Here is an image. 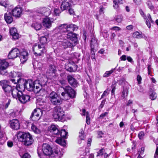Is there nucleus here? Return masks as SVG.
Here are the masks:
<instances>
[{"label": "nucleus", "mask_w": 158, "mask_h": 158, "mask_svg": "<svg viewBox=\"0 0 158 158\" xmlns=\"http://www.w3.org/2000/svg\"><path fill=\"white\" fill-rule=\"evenodd\" d=\"M144 133L143 131L140 132L138 134V136L139 138L141 139H142L144 136Z\"/></svg>", "instance_id": "51"}, {"label": "nucleus", "mask_w": 158, "mask_h": 158, "mask_svg": "<svg viewBox=\"0 0 158 158\" xmlns=\"http://www.w3.org/2000/svg\"><path fill=\"white\" fill-rule=\"evenodd\" d=\"M41 23L42 22L43 25L45 27L49 28L51 26L52 21L49 18H41Z\"/></svg>", "instance_id": "19"}, {"label": "nucleus", "mask_w": 158, "mask_h": 158, "mask_svg": "<svg viewBox=\"0 0 158 158\" xmlns=\"http://www.w3.org/2000/svg\"><path fill=\"white\" fill-rule=\"evenodd\" d=\"M42 114V110L41 109H35L32 113L30 118L33 121H37L40 119Z\"/></svg>", "instance_id": "10"}, {"label": "nucleus", "mask_w": 158, "mask_h": 158, "mask_svg": "<svg viewBox=\"0 0 158 158\" xmlns=\"http://www.w3.org/2000/svg\"><path fill=\"white\" fill-rule=\"evenodd\" d=\"M105 150L103 148L101 149L98 152V154L97 156H102L103 155V153L104 152Z\"/></svg>", "instance_id": "49"}, {"label": "nucleus", "mask_w": 158, "mask_h": 158, "mask_svg": "<svg viewBox=\"0 0 158 158\" xmlns=\"http://www.w3.org/2000/svg\"><path fill=\"white\" fill-rule=\"evenodd\" d=\"M34 84L35 85H40V82L39 80H37L34 81L33 82Z\"/></svg>", "instance_id": "61"}, {"label": "nucleus", "mask_w": 158, "mask_h": 158, "mask_svg": "<svg viewBox=\"0 0 158 158\" xmlns=\"http://www.w3.org/2000/svg\"><path fill=\"white\" fill-rule=\"evenodd\" d=\"M32 50L35 56H41L46 52L45 46L40 44H35L33 46Z\"/></svg>", "instance_id": "8"}, {"label": "nucleus", "mask_w": 158, "mask_h": 158, "mask_svg": "<svg viewBox=\"0 0 158 158\" xmlns=\"http://www.w3.org/2000/svg\"><path fill=\"white\" fill-rule=\"evenodd\" d=\"M61 87L64 90V91L61 93L64 99L67 100L70 98H73L75 97L76 92L70 86L68 85L65 87L61 86Z\"/></svg>", "instance_id": "6"}, {"label": "nucleus", "mask_w": 158, "mask_h": 158, "mask_svg": "<svg viewBox=\"0 0 158 158\" xmlns=\"http://www.w3.org/2000/svg\"><path fill=\"white\" fill-rule=\"evenodd\" d=\"M128 90L126 88H123L121 96L123 98L127 97L128 94Z\"/></svg>", "instance_id": "38"}, {"label": "nucleus", "mask_w": 158, "mask_h": 158, "mask_svg": "<svg viewBox=\"0 0 158 158\" xmlns=\"http://www.w3.org/2000/svg\"><path fill=\"white\" fill-rule=\"evenodd\" d=\"M52 115L55 121H60L64 118V111L61 107L56 106L53 109Z\"/></svg>", "instance_id": "7"}, {"label": "nucleus", "mask_w": 158, "mask_h": 158, "mask_svg": "<svg viewBox=\"0 0 158 158\" xmlns=\"http://www.w3.org/2000/svg\"><path fill=\"white\" fill-rule=\"evenodd\" d=\"M60 134L61 137L66 138L68 135V132H66L64 129H62L60 131H59V133L57 135Z\"/></svg>", "instance_id": "33"}, {"label": "nucleus", "mask_w": 158, "mask_h": 158, "mask_svg": "<svg viewBox=\"0 0 158 158\" xmlns=\"http://www.w3.org/2000/svg\"><path fill=\"white\" fill-rule=\"evenodd\" d=\"M10 35L12 36L14 40L18 39L19 37V35L17 32L16 28L15 27H12L10 30Z\"/></svg>", "instance_id": "22"}, {"label": "nucleus", "mask_w": 158, "mask_h": 158, "mask_svg": "<svg viewBox=\"0 0 158 158\" xmlns=\"http://www.w3.org/2000/svg\"><path fill=\"white\" fill-rule=\"evenodd\" d=\"M139 12L141 15L142 16V17L144 19H147V15H145L143 11L142 10H139Z\"/></svg>", "instance_id": "53"}, {"label": "nucleus", "mask_w": 158, "mask_h": 158, "mask_svg": "<svg viewBox=\"0 0 158 158\" xmlns=\"http://www.w3.org/2000/svg\"><path fill=\"white\" fill-rule=\"evenodd\" d=\"M21 157L22 158H31L30 155L27 153H25Z\"/></svg>", "instance_id": "52"}, {"label": "nucleus", "mask_w": 158, "mask_h": 158, "mask_svg": "<svg viewBox=\"0 0 158 158\" xmlns=\"http://www.w3.org/2000/svg\"><path fill=\"white\" fill-rule=\"evenodd\" d=\"M116 67L115 68L112 69L110 70L109 71H106L104 73L103 75V77H106L110 76L111 74L115 70Z\"/></svg>", "instance_id": "35"}, {"label": "nucleus", "mask_w": 158, "mask_h": 158, "mask_svg": "<svg viewBox=\"0 0 158 158\" xmlns=\"http://www.w3.org/2000/svg\"><path fill=\"white\" fill-rule=\"evenodd\" d=\"M0 5L4 6L5 8L6 7L8 6V4L3 1H1L0 2Z\"/></svg>", "instance_id": "54"}, {"label": "nucleus", "mask_w": 158, "mask_h": 158, "mask_svg": "<svg viewBox=\"0 0 158 158\" xmlns=\"http://www.w3.org/2000/svg\"><path fill=\"white\" fill-rule=\"evenodd\" d=\"M150 98L152 100H155L156 98V93L154 92L152 89L150 90Z\"/></svg>", "instance_id": "34"}, {"label": "nucleus", "mask_w": 158, "mask_h": 158, "mask_svg": "<svg viewBox=\"0 0 158 158\" xmlns=\"http://www.w3.org/2000/svg\"><path fill=\"white\" fill-rule=\"evenodd\" d=\"M4 19L8 23H10L13 21V19L10 12H7L4 15Z\"/></svg>", "instance_id": "24"}, {"label": "nucleus", "mask_w": 158, "mask_h": 158, "mask_svg": "<svg viewBox=\"0 0 158 158\" xmlns=\"http://www.w3.org/2000/svg\"><path fill=\"white\" fill-rule=\"evenodd\" d=\"M147 19L145 20H146V25L149 28H150L151 27L150 22H152V21L151 16L149 14L147 15Z\"/></svg>", "instance_id": "32"}, {"label": "nucleus", "mask_w": 158, "mask_h": 158, "mask_svg": "<svg viewBox=\"0 0 158 158\" xmlns=\"http://www.w3.org/2000/svg\"><path fill=\"white\" fill-rule=\"evenodd\" d=\"M51 103L54 105H60L62 102V99L58 96L50 101Z\"/></svg>", "instance_id": "25"}, {"label": "nucleus", "mask_w": 158, "mask_h": 158, "mask_svg": "<svg viewBox=\"0 0 158 158\" xmlns=\"http://www.w3.org/2000/svg\"><path fill=\"white\" fill-rule=\"evenodd\" d=\"M10 76L12 77H16L18 78H20L22 76V73L20 72H16L15 71H13L10 74Z\"/></svg>", "instance_id": "31"}, {"label": "nucleus", "mask_w": 158, "mask_h": 158, "mask_svg": "<svg viewBox=\"0 0 158 158\" xmlns=\"http://www.w3.org/2000/svg\"><path fill=\"white\" fill-rule=\"evenodd\" d=\"M28 55V53L26 51H23L20 52L18 48H15L10 51L8 57L9 59H13L19 56L21 62L24 63L27 59Z\"/></svg>", "instance_id": "3"}, {"label": "nucleus", "mask_w": 158, "mask_h": 158, "mask_svg": "<svg viewBox=\"0 0 158 158\" xmlns=\"http://www.w3.org/2000/svg\"><path fill=\"white\" fill-rule=\"evenodd\" d=\"M48 131L52 134L57 135L59 132V131L57 128V126L55 125H52L49 127Z\"/></svg>", "instance_id": "20"}, {"label": "nucleus", "mask_w": 158, "mask_h": 158, "mask_svg": "<svg viewBox=\"0 0 158 158\" xmlns=\"http://www.w3.org/2000/svg\"><path fill=\"white\" fill-rule=\"evenodd\" d=\"M56 71L55 66L54 65H50L48 70L47 73L49 74V76H54Z\"/></svg>", "instance_id": "23"}, {"label": "nucleus", "mask_w": 158, "mask_h": 158, "mask_svg": "<svg viewBox=\"0 0 158 158\" xmlns=\"http://www.w3.org/2000/svg\"><path fill=\"white\" fill-rule=\"evenodd\" d=\"M40 42L38 44H40L41 45H43L45 46L47 42V38L44 36L41 37L40 39Z\"/></svg>", "instance_id": "36"}, {"label": "nucleus", "mask_w": 158, "mask_h": 158, "mask_svg": "<svg viewBox=\"0 0 158 158\" xmlns=\"http://www.w3.org/2000/svg\"><path fill=\"white\" fill-rule=\"evenodd\" d=\"M21 103L24 104L28 101L30 99L29 96L26 94H24L22 92V95L18 97L17 99Z\"/></svg>", "instance_id": "18"}, {"label": "nucleus", "mask_w": 158, "mask_h": 158, "mask_svg": "<svg viewBox=\"0 0 158 158\" xmlns=\"http://www.w3.org/2000/svg\"><path fill=\"white\" fill-rule=\"evenodd\" d=\"M43 153L40 155L39 152L38 154L40 158H50L49 156L51 155H54L55 158H60L61 156L60 152L59 151H56L55 154H52V150L50 146L47 143H44L42 146Z\"/></svg>", "instance_id": "4"}, {"label": "nucleus", "mask_w": 158, "mask_h": 158, "mask_svg": "<svg viewBox=\"0 0 158 158\" xmlns=\"http://www.w3.org/2000/svg\"><path fill=\"white\" fill-rule=\"evenodd\" d=\"M109 93L108 92L107 90H107H106L105 91H104V92L103 93L102 95L101 96V98H102L106 96Z\"/></svg>", "instance_id": "55"}, {"label": "nucleus", "mask_w": 158, "mask_h": 158, "mask_svg": "<svg viewBox=\"0 0 158 158\" xmlns=\"http://www.w3.org/2000/svg\"><path fill=\"white\" fill-rule=\"evenodd\" d=\"M146 4L148 6L149 8L151 10H153L154 8V6L152 5V3L150 1H148L146 2Z\"/></svg>", "instance_id": "44"}, {"label": "nucleus", "mask_w": 158, "mask_h": 158, "mask_svg": "<svg viewBox=\"0 0 158 158\" xmlns=\"http://www.w3.org/2000/svg\"><path fill=\"white\" fill-rule=\"evenodd\" d=\"M23 11L22 8L20 6H17L11 10L12 15L16 17H19Z\"/></svg>", "instance_id": "13"}, {"label": "nucleus", "mask_w": 158, "mask_h": 158, "mask_svg": "<svg viewBox=\"0 0 158 158\" xmlns=\"http://www.w3.org/2000/svg\"><path fill=\"white\" fill-rule=\"evenodd\" d=\"M86 122L88 124H89L90 123V118H89V115L88 112H86Z\"/></svg>", "instance_id": "48"}, {"label": "nucleus", "mask_w": 158, "mask_h": 158, "mask_svg": "<svg viewBox=\"0 0 158 158\" xmlns=\"http://www.w3.org/2000/svg\"><path fill=\"white\" fill-rule=\"evenodd\" d=\"M22 91L16 86L13 88L11 92V95H12L14 98L17 99L19 96L22 95Z\"/></svg>", "instance_id": "15"}, {"label": "nucleus", "mask_w": 158, "mask_h": 158, "mask_svg": "<svg viewBox=\"0 0 158 158\" xmlns=\"http://www.w3.org/2000/svg\"><path fill=\"white\" fill-rule=\"evenodd\" d=\"M58 97L57 94L55 92H51L49 95L48 98L50 101Z\"/></svg>", "instance_id": "39"}, {"label": "nucleus", "mask_w": 158, "mask_h": 158, "mask_svg": "<svg viewBox=\"0 0 158 158\" xmlns=\"http://www.w3.org/2000/svg\"><path fill=\"white\" fill-rule=\"evenodd\" d=\"M78 29L77 26L74 24H63L56 27L53 30L55 33L54 36L56 38V35L58 36L59 34L63 35L64 33L68 31H73Z\"/></svg>", "instance_id": "2"}, {"label": "nucleus", "mask_w": 158, "mask_h": 158, "mask_svg": "<svg viewBox=\"0 0 158 158\" xmlns=\"http://www.w3.org/2000/svg\"><path fill=\"white\" fill-rule=\"evenodd\" d=\"M0 85L2 86L5 94L7 96H10L13 88L8 84L7 81L3 80L0 81Z\"/></svg>", "instance_id": "9"}, {"label": "nucleus", "mask_w": 158, "mask_h": 158, "mask_svg": "<svg viewBox=\"0 0 158 158\" xmlns=\"http://www.w3.org/2000/svg\"><path fill=\"white\" fill-rule=\"evenodd\" d=\"M106 101V99H104V100H103L102 101L101 103L99 106V108L102 109L103 108L104 105L105 104Z\"/></svg>", "instance_id": "57"}, {"label": "nucleus", "mask_w": 158, "mask_h": 158, "mask_svg": "<svg viewBox=\"0 0 158 158\" xmlns=\"http://www.w3.org/2000/svg\"><path fill=\"white\" fill-rule=\"evenodd\" d=\"M62 11L61 10H60L59 8L55 7L54 9L53 13L56 16H59Z\"/></svg>", "instance_id": "40"}, {"label": "nucleus", "mask_w": 158, "mask_h": 158, "mask_svg": "<svg viewBox=\"0 0 158 158\" xmlns=\"http://www.w3.org/2000/svg\"><path fill=\"white\" fill-rule=\"evenodd\" d=\"M7 145L8 147L11 148L13 146V143L12 142L9 141L7 142Z\"/></svg>", "instance_id": "60"}, {"label": "nucleus", "mask_w": 158, "mask_h": 158, "mask_svg": "<svg viewBox=\"0 0 158 158\" xmlns=\"http://www.w3.org/2000/svg\"><path fill=\"white\" fill-rule=\"evenodd\" d=\"M113 7L115 9H117L118 7V4L122 3V0H113Z\"/></svg>", "instance_id": "37"}, {"label": "nucleus", "mask_w": 158, "mask_h": 158, "mask_svg": "<svg viewBox=\"0 0 158 158\" xmlns=\"http://www.w3.org/2000/svg\"><path fill=\"white\" fill-rule=\"evenodd\" d=\"M10 127L15 130H18L20 127L19 123V121L16 119H14L10 122Z\"/></svg>", "instance_id": "17"}, {"label": "nucleus", "mask_w": 158, "mask_h": 158, "mask_svg": "<svg viewBox=\"0 0 158 158\" xmlns=\"http://www.w3.org/2000/svg\"><path fill=\"white\" fill-rule=\"evenodd\" d=\"M15 79H12L10 80L14 84H16L17 83H19V81L20 80V78H18L15 77Z\"/></svg>", "instance_id": "47"}, {"label": "nucleus", "mask_w": 158, "mask_h": 158, "mask_svg": "<svg viewBox=\"0 0 158 158\" xmlns=\"http://www.w3.org/2000/svg\"><path fill=\"white\" fill-rule=\"evenodd\" d=\"M123 16L121 15H118L116 16L114 18V19L118 23H120L123 19Z\"/></svg>", "instance_id": "42"}, {"label": "nucleus", "mask_w": 158, "mask_h": 158, "mask_svg": "<svg viewBox=\"0 0 158 158\" xmlns=\"http://www.w3.org/2000/svg\"><path fill=\"white\" fill-rule=\"evenodd\" d=\"M77 35L72 32L66 34H59L56 35V39L60 43L59 44L63 48H72L77 44Z\"/></svg>", "instance_id": "1"}, {"label": "nucleus", "mask_w": 158, "mask_h": 158, "mask_svg": "<svg viewBox=\"0 0 158 158\" xmlns=\"http://www.w3.org/2000/svg\"><path fill=\"white\" fill-rule=\"evenodd\" d=\"M74 66L75 67L74 69L73 68L72 66H69L68 68L66 67V68L67 71L71 72H74L76 69V67Z\"/></svg>", "instance_id": "45"}, {"label": "nucleus", "mask_w": 158, "mask_h": 158, "mask_svg": "<svg viewBox=\"0 0 158 158\" xmlns=\"http://www.w3.org/2000/svg\"><path fill=\"white\" fill-rule=\"evenodd\" d=\"M133 36L134 38H142L143 37L142 34L138 31L134 32L133 33Z\"/></svg>", "instance_id": "41"}, {"label": "nucleus", "mask_w": 158, "mask_h": 158, "mask_svg": "<svg viewBox=\"0 0 158 158\" xmlns=\"http://www.w3.org/2000/svg\"><path fill=\"white\" fill-rule=\"evenodd\" d=\"M84 131L82 130L79 132V137L81 140H84L85 137L84 135Z\"/></svg>", "instance_id": "46"}, {"label": "nucleus", "mask_w": 158, "mask_h": 158, "mask_svg": "<svg viewBox=\"0 0 158 158\" xmlns=\"http://www.w3.org/2000/svg\"><path fill=\"white\" fill-rule=\"evenodd\" d=\"M43 86L42 85H35L36 89H37L36 92L37 93H42L43 94H45L46 93V91L44 89L42 88V87Z\"/></svg>", "instance_id": "27"}, {"label": "nucleus", "mask_w": 158, "mask_h": 158, "mask_svg": "<svg viewBox=\"0 0 158 158\" xmlns=\"http://www.w3.org/2000/svg\"><path fill=\"white\" fill-rule=\"evenodd\" d=\"M108 114V113L106 112L103 113L100 116V117L101 118H103L106 116Z\"/></svg>", "instance_id": "64"}, {"label": "nucleus", "mask_w": 158, "mask_h": 158, "mask_svg": "<svg viewBox=\"0 0 158 158\" xmlns=\"http://www.w3.org/2000/svg\"><path fill=\"white\" fill-rule=\"evenodd\" d=\"M59 82L62 86H65L67 84V81L65 80H60Z\"/></svg>", "instance_id": "50"}, {"label": "nucleus", "mask_w": 158, "mask_h": 158, "mask_svg": "<svg viewBox=\"0 0 158 158\" xmlns=\"http://www.w3.org/2000/svg\"><path fill=\"white\" fill-rule=\"evenodd\" d=\"M17 138L19 141L22 142L26 146L31 145L34 141L32 136L28 133L19 132L17 133Z\"/></svg>", "instance_id": "5"}, {"label": "nucleus", "mask_w": 158, "mask_h": 158, "mask_svg": "<svg viewBox=\"0 0 158 158\" xmlns=\"http://www.w3.org/2000/svg\"><path fill=\"white\" fill-rule=\"evenodd\" d=\"M127 56L126 55H123L120 58L121 60L122 61H125L127 60Z\"/></svg>", "instance_id": "58"}, {"label": "nucleus", "mask_w": 158, "mask_h": 158, "mask_svg": "<svg viewBox=\"0 0 158 158\" xmlns=\"http://www.w3.org/2000/svg\"><path fill=\"white\" fill-rule=\"evenodd\" d=\"M90 46L91 48L92 49L96 48L98 46L97 41L94 36L92 38L91 40Z\"/></svg>", "instance_id": "26"}, {"label": "nucleus", "mask_w": 158, "mask_h": 158, "mask_svg": "<svg viewBox=\"0 0 158 158\" xmlns=\"http://www.w3.org/2000/svg\"><path fill=\"white\" fill-rule=\"evenodd\" d=\"M158 155V146H156V148L155 152L154 157L155 158H158L157 156Z\"/></svg>", "instance_id": "59"}, {"label": "nucleus", "mask_w": 158, "mask_h": 158, "mask_svg": "<svg viewBox=\"0 0 158 158\" xmlns=\"http://www.w3.org/2000/svg\"><path fill=\"white\" fill-rule=\"evenodd\" d=\"M67 79L69 83L73 87H76L79 85V84L77 81L72 76H68Z\"/></svg>", "instance_id": "16"}, {"label": "nucleus", "mask_w": 158, "mask_h": 158, "mask_svg": "<svg viewBox=\"0 0 158 158\" xmlns=\"http://www.w3.org/2000/svg\"><path fill=\"white\" fill-rule=\"evenodd\" d=\"M47 80L48 79L44 75H43L41 78H40V80H39L40 83V85L43 86H44L46 84Z\"/></svg>", "instance_id": "28"}, {"label": "nucleus", "mask_w": 158, "mask_h": 158, "mask_svg": "<svg viewBox=\"0 0 158 158\" xmlns=\"http://www.w3.org/2000/svg\"><path fill=\"white\" fill-rule=\"evenodd\" d=\"M36 21H34L31 25V27L34 28L36 30H40L42 27L41 18L35 17Z\"/></svg>", "instance_id": "12"}, {"label": "nucleus", "mask_w": 158, "mask_h": 158, "mask_svg": "<svg viewBox=\"0 0 158 158\" xmlns=\"http://www.w3.org/2000/svg\"><path fill=\"white\" fill-rule=\"evenodd\" d=\"M30 81H26L25 83L24 84V87L25 89H27L29 91H32V88L30 87V85H31V83H30Z\"/></svg>", "instance_id": "29"}, {"label": "nucleus", "mask_w": 158, "mask_h": 158, "mask_svg": "<svg viewBox=\"0 0 158 158\" xmlns=\"http://www.w3.org/2000/svg\"><path fill=\"white\" fill-rule=\"evenodd\" d=\"M91 141H92V139L91 138H89L88 139L87 144V146L88 147H89L91 146Z\"/></svg>", "instance_id": "62"}, {"label": "nucleus", "mask_w": 158, "mask_h": 158, "mask_svg": "<svg viewBox=\"0 0 158 158\" xmlns=\"http://www.w3.org/2000/svg\"><path fill=\"white\" fill-rule=\"evenodd\" d=\"M32 130L35 133H38L40 132L39 129L35 125L32 124L31 126Z\"/></svg>", "instance_id": "43"}, {"label": "nucleus", "mask_w": 158, "mask_h": 158, "mask_svg": "<svg viewBox=\"0 0 158 158\" xmlns=\"http://www.w3.org/2000/svg\"><path fill=\"white\" fill-rule=\"evenodd\" d=\"M137 80L138 82V84H139L141 83V81L142 80V78L140 76L138 75L137 77Z\"/></svg>", "instance_id": "56"}, {"label": "nucleus", "mask_w": 158, "mask_h": 158, "mask_svg": "<svg viewBox=\"0 0 158 158\" xmlns=\"http://www.w3.org/2000/svg\"><path fill=\"white\" fill-rule=\"evenodd\" d=\"M72 3L71 1L62 2L60 7L61 11L68 9L71 6Z\"/></svg>", "instance_id": "21"}, {"label": "nucleus", "mask_w": 158, "mask_h": 158, "mask_svg": "<svg viewBox=\"0 0 158 158\" xmlns=\"http://www.w3.org/2000/svg\"><path fill=\"white\" fill-rule=\"evenodd\" d=\"M30 83H31V85H30V87L32 88V91H33L35 89V85L33 83L32 81H30Z\"/></svg>", "instance_id": "63"}, {"label": "nucleus", "mask_w": 158, "mask_h": 158, "mask_svg": "<svg viewBox=\"0 0 158 158\" xmlns=\"http://www.w3.org/2000/svg\"><path fill=\"white\" fill-rule=\"evenodd\" d=\"M8 63L5 60H0V74L4 75L5 74V71L8 65Z\"/></svg>", "instance_id": "14"}, {"label": "nucleus", "mask_w": 158, "mask_h": 158, "mask_svg": "<svg viewBox=\"0 0 158 158\" xmlns=\"http://www.w3.org/2000/svg\"><path fill=\"white\" fill-rule=\"evenodd\" d=\"M56 142L57 143L63 146H65L66 144L65 140L61 138H58L56 140Z\"/></svg>", "instance_id": "30"}, {"label": "nucleus", "mask_w": 158, "mask_h": 158, "mask_svg": "<svg viewBox=\"0 0 158 158\" xmlns=\"http://www.w3.org/2000/svg\"><path fill=\"white\" fill-rule=\"evenodd\" d=\"M51 11L49 8L44 7L40 9L38 12L36 13L35 16L39 18H41L40 16H43L47 17L49 15Z\"/></svg>", "instance_id": "11"}]
</instances>
